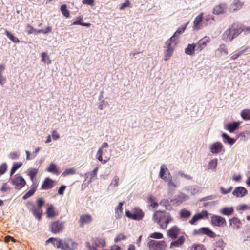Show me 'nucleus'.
<instances>
[{
    "label": "nucleus",
    "mask_w": 250,
    "mask_h": 250,
    "mask_svg": "<svg viewBox=\"0 0 250 250\" xmlns=\"http://www.w3.org/2000/svg\"><path fill=\"white\" fill-rule=\"evenodd\" d=\"M82 3L85 4H88L90 6H93L94 3V0H83Z\"/></svg>",
    "instance_id": "obj_63"
},
{
    "label": "nucleus",
    "mask_w": 250,
    "mask_h": 250,
    "mask_svg": "<svg viewBox=\"0 0 250 250\" xmlns=\"http://www.w3.org/2000/svg\"><path fill=\"white\" fill-rule=\"evenodd\" d=\"M52 137L53 140H56L60 138V135L56 130H53L52 132Z\"/></svg>",
    "instance_id": "obj_64"
},
{
    "label": "nucleus",
    "mask_w": 250,
    "mask_h": 250,
    "mask_svg": "<svg viewBox=\"0 0 250 250\" xmlns=\"http://www.w3.org/2000/svg\"><path fill=\"white\" fill-rule=\"evenodd\" d=\"M12 184L15 186L16 189H20L25 186L26 182L22 176L16 175L15 178L12 180Z\"/></svg>",
    "instance_id": "obj_10"
},
{
    "label": "nucleus",
    "mask_w": 250,
    "mask_h": 250,
    "mask_svg": "<svg viewBox=\"0 0 250 250\" xmlns=\"http://www.w3.org/2000/svg\"><path fill=\"white\" fill-rule=\"evenodd\" d=\"M225 246V243L222 239H219L214 244L213 250H223Z\"/></svg>",
    "instance_id": "obj_29"
},
{
    "label": "nucleus",
    "mask_w": 250,
    "mask_h": 250,
    "mask_svg": "<svg viewBox=\"0 0 250 250\" xmlns=\"http://www.w3.org/2000/svg\"><path fill=\"white\" fill-rule=\"evenodd\" d=\"M22 164L21 162L14 163L13 165V167H12V169L11 170V172H10L11 176H12L13 174H14V173H15L16 170L17 169H18V168H19L22 166Z\"/></svg>",
    "instance_id": "obj_45"
},
{
    "label": "nucleus",
    "mask_w": 250,
    "mask_h": 250,
    "mask_svg": "<svg viewBox=\"0 0 250 250\" xmlns=\"http://www.w3.org/2000/svg\"><path fill=\"white\" fill-rule=\"evenodd\" d=\"M196 48V44L194 43L192 44H188L187 47L185 49V53L188 55H193L194 54Z\"/></svg>",
    "instance_id": "obj_26"
},
{
    "label": "nucleus",
    "mask_w": 250,
    "mask_h": 250,
    "mask_svg": "<svg viewBox=\"0 0 250 250\" xmlns=\"http://www.w3.org/2000/svg\"><path fill=\"white\" fill-rule=\"evenodd\" d=\"M175 39L173 38V36L171 37L168 40H167L165 43L166 50L165 51L164 60L167 61L171 56L174 48L176 45V43L172 45V42H174Z\"/></svg>",
    "instance_id": "obj_4"
},
{
    "label": "nucleus",
    "mask_w": 250,
    "mask_h": 250,
    "mask_svg": "<svg viewBox=\"0 0 250 250\" xmlns=\"http://www.w3.org/2000/svg\"><path fill=\"white\" fill-rule=\"evenodd\" d=\"M148 200L149 202L151 203L150 206L153 208H155L158 207V203L155 201L156 198L152 195H150L148 197Z\"/></svg>",
    "instance_id": "obj_47"
},
{
    "label": "nucleus",
    "mask_w": 250,
    "mask_h": 250,
    "mask_svg": "<svg viewBox=\"0 0 250 250\" xmlns=\"http://www.w3.org/2000/svg\"><path fill=\"white\" fill-rule=\"evenodd\" d=\"M103 151L102 150V148H100L97 152L96 154V158L100 161L102 162L103 164H105L106 163V161L104 160H103L102 158V154Z\"/></svg>",
    "instance_id": "obj_46"
},
{
    "label": "nucleus",
    "mask_w": 250,
    "mask_h": 250,
    "mask_svg": "<svg viewBox=\"0 0 250 250\" xmlns=\"http://www.w3.org/2000/svg\"><path fill=\"white\" fill-rule=\"evenodd\" d=\"M241 116L245 120H250V110L249 109L243 110L241 112Z\"/></svg>",
    "instance_id": "obj_36"
},
{
    "label": "nucleus",
    "mask_w": 250,
    "mask_h": 250,
    "mask_svg": "<svg viewBox=\"0 0 250 250\" xmlns=\"http://www.w3.org/2000/svg\"><path fill=\"white\" fill-rule=\"evenodd\" d=\"M210 42L208 37L205 36L200 39L196 44V50L199 52L204 49Z\"/></svg>",
    "instance_id": "obj_11"
},
{
    "label": "nucleus",
    "mask_w": 250,
    "mask_h": 250,
    "mask_svg": "<svg viewBox=\"0 0 250 250\" xmlns=\"http://www.w3.org/2000/svg\"><path fill=\"white\" fill-rule=\"evenodd\" d=\"M239 125V122H234L232 123L228 124L226 126V129L229 132L232 133L238 128Z\"/></svg>",
    "instance_id": "obj_24"
},
{
    "label": "nucleus",
    "mask_w": 250,
    "mask_h": 250,
    "mask_svg": "<svg viewBox=\"0 0 250 250\" xmlns=\"http://www.w3.org/2000/svg\"><path fill=\"white\" fill-rule=\"evenodd\" d=\"M243 4L244 3L240 1V0H234L230 6V9L232 11H235L241 8Z\"/></svg>",
    "instance_id": "obj_20"
},
{
    "label": "nucleus",
    "mask_w": 250,
    "mask_h": 250,
    "mask_svg": "<svg viewBox=\"0 0 250 250\" xmlns=\"http://www.w3.org/2000/svg\"><path fill=\"white\" fill-rule=\"evenodd\" d=\"M226 9V4L224 3H221L215 6L213 10V13L214 14L219 15L225 13Z\"/></svg>",
    "instance_id": "obj_18"
},
{
    "label": "nucleus",
    "mask_w": 250,
    "mask_h": 250,
    "mask_svg": "<svg viewBox=\"0 0 250 250\" xmlns=\"http://www.w3.org/2000/svg\"><path fill=\"white\" fill-rule=\"evenodd\" d=\"M93 243L96 247H104L105 246V241L100 238H96L93 239Z\"/></svg>",
    "instance_id": "obj_31"
},
{
    "label": "nucleus",
    "mask_w": 250,
    "mask_h": 250,
    "mask_svg": "<svg viewBox=\"0 0 250 250\" xmlns=\"http://www.w3.org/2000/svg\"><path fill=\"white\" fill-rule=\"evenodd\" d=\"M5 33L7 37L13 42L18 43L20 42L19 39L17 37L14 36L12 33H11L8 30H6Z\"/></svg>",
    "instance_id": "obj_38"
},
{
    "label": "nucleus",
    "mask_w": 250,
    "mask_h": 250,
    "mask_svg": "<svg viewBox=\"0 0 250 250\" xmlns=\"http://www.w3.org/2000/svg\"><path fill=\"white\" fill-rule=\"evenodd\" d=\"M46 215L47 217L53 218L58 215V213L55 210L52 205H50L46 210Z\"/></svg>",
    "instance_id": "obj_22"
},
{
    "label": "nucleus",
    "mask_w": 250,
    "mask_h": 250,
    "mask_svg": "<svg viewBox=\"0 0 250 250\" xmlns=\"http://www.w3.org/2000/svg\"><path fill=\"white\" fill-rule=\"evenodd\" d=\"M46 170L49 172L52 173L57 175L60 174L57 168V166L53 163H51L49 165V167L47 168Z\"/></svg>",
    "instance_id": "obj_30"
},
{
    "label": "nucleus",
    "mask_w": 250,
    "mask_h": 250,
    "mask_svg": "<svg viewBox=\"0 0 250 250\" xmlns=\"http://www.w3.org/2000/svg\"><path fill=\"white\" fill-rule=\"evenodd\" d=\"M7 169V166L5 164H3L0 166V173L1 174H4Z\"/></svg>",
    "instance_id": "obj_62"
},
{
    "label": "nucleus",
    "mask_w": 250,
    "mask_h": 250,
    "mask_svg": "<svg viewBox=\"0 0 250 250\" xmlns=\"http://www.w3.org/2000/svg\"><path fill=\"white\" fill-rule=\"evenodd\" d=\"M123 202H120L115 209V217L116 219L121 218L123 215Z\"/></svg>",
    "instance_id": "obj_21"
},
{
    "label": "nucleus",
    "mask_w": 250,
    "mask_h": 250,
    "mask_svg": "<svg viewBox=\"0 0 250 250\" xmlns=\"http://www.w3.org/2000/svg\"><path fill=\"white\" fill-rule=\"evenodd\" d=\"M150 237L152 238L160 239L163 238V235L161 233L156 232L151 233L150 235Z\"/></svg>",
    "instance_id": "obj_49"
},
{
    "label": "nucleus",
    "mask_w": 250,
    "mask_h": 250,
    "mask_svg": "<svg viewBox=\"0 0 250 250\" xmlns=\"http://www.w3.org/2000/svg\"><path fill=\"white\" fill-rule=\"evenodd\" d=\"M64 228V222L57 220L52 222L50 224V231L53 233H57L62 232Z\"/></svg>",
    "instance_id": "obj_6"
},
{
    "label": "nucleus",
    "mask_w": 250,
    "mask_h": 250,
    "mask_svg": "<svg viewBox=\"0 0 250 250\" xmlns=\"http://www.w3.org/2000/svg\"><path fill=\"white\" fill-rule=\"evenodd\" d=\"M150 250H165L166 248V244L164 241H156L151 240L147 243Z\"/></svg>",
    "instance_id": "obj_5"
},
{
    "label": "nucleus",
    "mask_w": 250,
    "mask_h": 250,
    "mask_svg": "<svg viewBox=\"0 0 250 250\" xmlns=\"http://www.w3.org/2000/svg\"><path fill=\"white\" fill-rule=\"evenodd\" d=\"M36 188L37 186L34 185L31 189H30L27 193L25 194L23 197V199L25 200L33 195V194L35 192Z\"/></svg>",
    "instance_id": "obj_40"
},
{
    "label": "nucleus",
    "mask_w": 250,
    "mask_h": 250,
    "mask_svg": "<svg viewBox=\"0 0 250 250\" xmlns=\"http://www.w3.org/2000/svg\"><path fill=\"white\" fill-rule=\"evenodd\" d=\"M167 185H168V188H175L176 187V184L174 183V182L172 180V177H170V178H169Z\"/></svg>",
    "instance_id": "obj_60"
},
{
    "label": "nucleus",
    "mask_w": 250,
    "mask_h": 250,
    "mask_svg": "<svg viewBox=\"0 0 250 250\" xmlns=\"http://www.w3.org/2000/svg\"><path fill=\"white\" fill-rule=\"evenodd\" d=\"M230 225L233 226V227L235 229H239L241 226V222L239 219L237 217H233L232 219L229 220Z\"/></svg>",
    "instance_id": "obj_25"
},
{
    "label": "nucleus",
    "mask_w": 250,
    "mask_h": 250,
    "mask_svg": "<svg viewBox=\"0 0 250 250\" xmlns=\"http://www.w3.org/2000/svg\"><path fill=\"white\" fill-rule=\"evenodd\" d=\"M223 146L221 143L217 142L211 145L210 151L212 153H218L221 152Z\"/></svg>",
    "instance_id": "obj_15"
},
{
    "label": "nucleus",
    "mask_w": 250,
    "mask_h": 250,
    "mask_svg": "<svg viewBox=\"0 0 250 250\" xmlns=\"http://www.w3.org/2000/svg\"><path fill=\"white\" fill-rule=\"evenodd\" d=\"M222 136L224 139L226 140H224V142L225 143H228L230 145H232L236 142L235 139L230 138L229 136L225 133L222 134Z\"/></svg>",
    "instance_id": "obj_35"
},
{
    "label": "nucleus",
    "mask_w": 250,
    "mask_h": 250,
    "mask_svg": "<svg viewBox=\"0 0 250 250\" xmlns=\"http://www.w3.org/2000/svg\"><path fill=\"white\" fill-rule=\"evenodd\" d=\"M78 243L71 239H65L63 242L62 250H74L77 248Z\"/></svg>",
    "instance_id": "obj_8"
},
{
    "label": "nucleus",
    "mask_w": 250,
    "mask_h": 250,
    "mask_svg": "<svg viewBox=\"0 0 250 250\" xmlns=\"http://www.w3.org/2000/svg\"><path fill=\"white\" fill-rule=\"evenodd\" d=\"M211 222L214 226L218 227H223L226 224V221L224 218L216 215H213L211 217Z\"/></svg>",
    "instance_id": "obj_9"
},
{
    "label": "nucleus",
    "mask_w": 250,
    "mask_h": 250,
    "mask_svg": "<svg viewBox=\"0 0 250 250\" xmlns=\"http://www.w3.org/2000/svg\"><path fill=\"white\" fill-rule=\"evenodd\" d=\"M61 11L62 13L66 17L68 18L70 16V12L67 9V6L66 4H63L61 6Z\"/></svg>",
    "instance_id": "obj_43"
},
{
    "label": "nucleus",
    "mask_w": 250,
    "mask_h": 250,
    "mask_svg": "<svg viewBox=\"0 0 250 250\" xmlns=\"http://www.w3.org/2000/svg\"><path fill=\"white\" fill-rule=\"evenodd\" d=\"M218 51H219L221 54H224L225 55H227L228 54V48L226 45L224 43L220 45L218 48Z\"/></svg>",
    "instance_id": "obj_44"
},
{
    "label": "nucleus",
    "mask_w": 250,
    "mask_h": 250,
    "mask_svg": "<svg viewBox=\"0 0 250 250\" xmlns=\"http://www.w3.org/2000/svg\"><path fill=\"white\" fill-rule=\"evenodd\" d=\"M38 172V169L36 168H30L28 170V175L33 181Z\"/></svg>",
    "instance_id": "obj_39"
},
{
    "label": "nucleus",
    "mask_w": 250,
    "mask_h": 250,
    "mask_svg": "<svg viewBox=\"0 0 250 250\" xmlns=\"http://www.w3.org/2000/svg\"><path fill=\"white\" fill-rule=\"evenodd\" d=\"M200 216H201V219L205 218H208V213L207 210H202L200 213H198Z\"/></svg>",
    "instance_id": "obj_61"
},
{
    "label": "nucleus",
    "mask_w": 250,
    "mask_h": 250,
    "mask_svg": "<svg viewBox=\"0 0 250 250\" xmlns=\"http://www.w3.org/2000/svg\"><path fill=\"white\" fill-rule=\"evenodd\" d=\"M49 242H52L55 247L57 248H61L62 250L63 241H62L61 239L57 238L51 237L46 241V243H48Z\"/></svg>",
    "instance_id": "obj_17"
},
{
    "label": "nucleus",
    "mask_w": 250,
    "mask_h": 250,
    "mask_svg": "<svg viewBox=\"0 0 250 250\" xmlns=\"http://www.w3.org/2000/svg\"><path fill=\"white\" fill-rule=\"evenodd\" d=\"M192 234L193 235L205 234L210 238H214L216 236L214 232L207 227H202L199 229H195L193 230Z\"/></svg>",
    "instance_id": "obj_7"
},
{
    "label": "nucleus",
    "mask_w": 250,
    "mask_h": 250,
    "mask_svg": "<svg viewBox=\"0 0 250 250\" xmlns=\"http://www.w3.org/2000/svg\"><path fill=\"white\" fill-rule=\"evenodd\" d=\"M42 61L47 64H49L51 63V60H50L49 56L45 52L42 53Z\"/></svg>",
    "instance_id": "obj_42"
},
{
    "label": "nucleus",
    "mask_w": 250,
    "mask_h": 250,
    "mask_svg": "<svg viewBox=\"0 0 250 250\" xmlns=\"http://www.w3.org/2000/svg\"><path fill=\"white\" fill-rule=\"evenodd\" d=\"M249 49V46H247L244 49L240 50L239 51L235 52L232 56L230 57V59L235 60L237 59L239 57L242 55L244 52Z\"/></svg>",
    "instance_id": "obj_28"
},
{
    "label": "nucleus",
    "mask_w": 250,
    "mask_h": 250,
    "mask_svg": "<svg viewBox=\"0 0 250 250\" xmlns=\"http://www.w3.org/2000/svg\"><path fill=\"white\" fill-rule=\"evenodd\" d=\"M185 241V237L184 236H181L179 237V238L177 240L173 241L171 243L170 248H171L173 247H179L182 245Z\"/></svg>",
    "instance_id": "obj_23"
},
{
    "label": "nucleus",
    "mask_w": 250,
    "mask_h": 250,
    "mask_svg": "<svg viewBox=\"0 0 250 250\" xmlns=\"http://www.w3.org/2000/svg\"><path fill=\"white\" fill-rule=\"evenodd\" d=\"M204 13H200L194 19L193 21V28L194 30H198L201 27V23L203 21Z\"/></svg>",
    "instance_id": "obj_14"
},
{
    "label": "nucleus",
    "mask_w": 250,
    "mask_h": 250,
    "mask_svg": "<svg viewBox=\"0 0 250 250\" xmlns=\"http://www.w3.org/2000/svg\"><path fill=\"white\" fill-rule=\"evenodd\" d=\"M217 159L215 158L209 161L208 168L209 169H215L217 165Z\"/></svg>",
    "instance_id": "obj_41"
},
{
    "label": "nucleus",
    "mask_w": 250,
    "mask_h": 250,
    "mask_svg": "<svg viewBox=\"0 0 250 250\" xmlns=\"http://www.w3.org/2000/svg\"><path fill=\"white\" fill-rule=\"evenodd\" d=\"M37 208L42 209V206L44 204V201L42 198H39L37 200Z\"/></svg>",
    "instance_id": "obj_57"
},
{
    "label": "nucleus",
    "mask_w": 250,
    "mask_h": 250,
    "mask_svg": "<svg viewBox=\"0 0 250 250\" xmlns=\"http://www.w3.org/2000/svg\"><path fill=\"white\" fill-rule=\"evenodd\" d=\"M42 209L37 208L35 207L33 208L32 209V212L34 215L38 220H40L42 218Z\"/></svg>",
    "instance_id": "obj_33"
},
{
    "label": "nucleus",
    "mask_w": 250,
    "mask_h": 250,
    "mask_svg": "<svg viewBox=\"0 0 250 250\" xmlns=\"http://www.w3.org/2000/svg\"><path fill=\"white\" fill-rule=\"evenodd\" d=\"M92 220V217L91 215L88 214L82 215L79 221L80 226L82 228L84 224L90 223Z\"/></svg>",
    "instance_id": "obj_13"
},
{
    "label": "nucleus",
    "mask_w": 250,
    "mask_h": 250,
    "mask_svg": "<svg viewBox=\"0 0 250 250\" xmlns=\"http://www.w3.org/2000/svg\"><path fill=\"white\" fill-rule=\"evenodd\" d=\"M243 30L244 27L242 24L234 23L222 34V39L226 42H231Z\"/></svg>",
    "instance_id": "obj_2"
},
{
    "label": "nucleus",
    "mask_w": 250,
    "mask_h": 250,
    "mask_svg": "<svg viewBox=\"0 0 250 250\" xmlns=\"http://www.w3.org/2000/svg\"><path fill=\"white\" fill-rule=\"evenodd\" d=\"M232 189V187H230L229 188L226 189L223 187L220 188V190L222 194H227L231 192Z\"/></svg>",
    "instance_id": "obj_56"
},
{
    "label": "nucleus",
    "mask_w": 250,
    "mask_h": 250,
    "mask_svg": "<svg viewBox=\"0 0 250 250\" xmlns=\"http://www.w3.org/2000/svg\"><path fill=\"white\" fill-rule=\"evenodd\" d=\"M167 172L168 174H170L166 166L165 165H162L161 166L160 171L159 172V176L161 179L164 180L165 181L167 180V177L165 176L164 175L165 173Z\"/></svg>",
    "instance_id": "obj_27"
},
{
    "label": "nucleus",
    "mask_w": 250,
    "mask_h": 250,
    "mask_svg": "<svg viewBox=\"0 0 250 250\" xmlns=\"http://www.w3.org/2000/svg\"><path fill=\"white\" fill-rule=\"evenodd\" d=\"M26 27L27 29V32L28 34H31L34 32L36 33V30H37V29H34V28L29 24H27Z\"/></svg>",
    "instance_id": "obj_58"
},
{
    "label": "nucleus",
    "mask_w": 250,
    "mask_h": 250,
    "mask_svg": "<svg viewBox=\"0 0 250 250\" xmlns=\"http://www.w3.org/2000/svg\"><path fill=\"white\" fill-rule=\"evenodd\" d=\"M184 201V197L182 195H178L175 196V198L171 200V202L173 204L176 205H179Z\"/></svg>",
    "instance_id": "obj_37"
},
{
    "label": "nucleus",
    "mask_w": 250,
    "mask_h": 250,
    "mask_svg": "<svg viewBox=\"0 0 250 250\" xmlns=\"http://www.w3.org/2000/svg\"><path fill=\"white\" fill-rule=\"evenodd\" d=\"M126 237L123 234H119L117 235V236L114 239V242L115 243H117L121 240H125V239H126Z\"/></svg>",
    "instance_id": "obj_53"
},
{
    "label": "nucleus",
    "mask_w": 250,
    "mask_h": 250,
    "mask_svg": "<svg viewBox=\"0 0 250 250\" xmlns=\"http://www.w3.org/2000/svg\"><path fill=\"white\" fill-rule=\"evenodd\" d=\"M52 31V28L50 26L47 27L45 29H39L36 30V33H43L47 34L48 32H50Z\"/></svg>",
    "instance_id": "obj_50"
},
{
    "label": "nucleus",
    "mask_w": 250,
    "mask_h": 250,
    "mask_svg": "<svg viewBox=\"0 0 250 250\" xmlns=\"http://www.w3.org/2000/svg\"><path fill=\"white\" fill-rule=\"evenodd\" d=\"M75 171L73 168H68L66 169L64 172L63 173L62 175L65 176H67L68 175H72L75 174Z\"/></svg>",
    "instance_id": "obj_55"
},
{
    "label": "nucleus",
    "mask_w": 250,
    "mask_h": 250,
    "mask_svg": "<svg viewBox=\"0 0 250 250\" xmlns=\"http://www.w3.org/2000/svg\"><path fill=\"white\" fill-rule=\"evenodd\" d=\"M180 232V229L177 226H173L171 227L167 231V236L172 239L177 238L178 235Z\"/></svg>",
    "instance_id": "obj_12"
},
{
    "label": "nucleus",
    "mask_w": 250,
    "mask_h": 250,
    "mask_svg": "<svg viewBox=\"0 0 250 250\" xmlns=\"http://www.w3.org/2000/svg\"><path fill=\"white\" fill-rule=\"evenodd\" d=\"M178 175L182 177H184L186 179L191 180L192 179L191 176L185 174L183 171H179Z\"/></svg>",
    "instance_id": "obj_59"
},
{
    "label": "nucleus",
    "mask_w": 250,
    "mask_h": 250,
    "mask_svg": "<svg viewBox=\"0 0 250 250\" xmlns=\"http://www.w3.org/2000/svg\"><path fill=\"white\" fill-rule=\"evenodd\" d=\"M119 181V178L118 176L115 175L112 179L110 185L113 186L114 187H117L118 186Z\"/></svg>",
    "instance_id": "obj_54"
},
{
    "label": "nucleus",
    "mask_w": 250,
    "mask_h": 250,
    "mask_svg": "<svg viewBox=\"0 0 250 250\" xmlns=\"http://www.w3.org/2000/svg\"><path fill=\"white\" fill-rule=\"evenodd\" d=\"M54 185V181L50 179V178H46L44 180L42 188L43 189L47 190L52 188Z\"/></svg>",
    "instance_id": "obj_16"
},
{
    "label": "nucleus",
    "mask_w": 250,
    "mask_h": 250,
    "mask_svg": "<svg viewBox=\"0 0 250 250\" xmlns=\"http://www.w3.org/2000/svg\"><path fill=\"white\" fill-rule=\"evenodd\" d=\"M187 24H185L184 26H183V27H180L175 32V33L174 34V35L172 36H173V38L174 39V38L175 37H176L178 35H180L181 34V33H182L183 32H184V31L185 30L186 27H187Z\"/></svg>",
    "instance_id": "obj_48"
},
{
    "label": "nucleus",
    "mask_w": 250,
    "mask_h": 250,
    "mask_svg": "<svg viewBox=\"0 0 250 250\" xmlns=\"http://www.w3.org/2000/svg\"><path fill=\"white\" fill-rule=\"evenodd\" d=\"M153 220L160 226L161 229H165L168 224L173 219L169 212L157 210L153 214Z\"/></svg>",
    "instance_id": "obj_1"
},
{
    "label": "nucleus",
    "mask_w": 250,
    "mask_h": 250,
    "mask_svg": "<svg viewBox=\"0 0 250 250\" xmlns=\"http://www.w3.org/2000/svg\"><path fill=\"white\" fill-rule=\"evenodd\" d=\"M234 209L232 207H225L222 208L220 210V213L222 215L229 216L233 212Z\"/></svg>",
    "instance_id": "obj_32"
},
{
    "label": "nucleus",
    "mask_w": 250,
    "mask_h": 250,
    "mask_svg": "<svg viewBox=\"0 0 250 250\" xmlns=\"http://www.w3.org/2000/svg\"><path fill=\"white\" fill-rule=\"evenodd\" d=\"M247 193V189L242 187L236 188L232 192V194L236 197H243Z\"/></svg>",
    "instance_id": "obj_19"
},
{
    "label": "nucleus",
    "mask_w": 250,
    "mask_h": 250,
    "mask_svg": "<svg viewBox=\"0 0 250 250\" xmlns=\"http://www.w3.org/2000/svg\"><path fill=\"white\" fill-rule=\"evenodd\" d=\"M201 217L199 215L196 214L193 216L192 218L189 221V223L191 225H194L196 221L201 219Z\"/></svg>",
    "instance_id": "obj_51"
},
{
    "label": "nucleus",
    "mask_w": 250,
    "mask_h": 250,
    "mask_svg": "<svg viewBox=\"0 0 250 250\" xmlns=\"http://www.w3.org/2000/svg\"><path fill=\"white\" fill-rule=\"evenodd\" d=\"M192 248H193L194 250H206L202 244H193Z\"/></svg>",
    "instance_id": "obj_52"
},
{
    "label": "nucleus",
    "mask_w": 250,
    "mask_h": 250,
    "mask_svg": "<svg viewBox=\"0 0 250 250\" xmlns=\"http://www.w3.org/2000/svg\"><path fill=\"white\" fill-rule=\"evenodd\" d=\"M179 215L181 218H188L191 216V212L190 211L184 208L180 210Z\"/></svg>",
    "instance_id": "obj_34"
},
{
    "label": "nucleus",
    "mask_w": 250,
    "mask_h": 250,
    "mask_svg": "<svg viewBox=\"0 0 250 250\" xmlns=\"http://www.w3.org/2000/svg\"><path fill=\"white\" fill-rule=\"evenodd\" d=\"M125 215L128 218L137 221H140L144 217V213L142 209L135 208L131 211L127 210L125 212Z\"/></svg>",
    "instance_id": "obj_3"
}]
</instances>
